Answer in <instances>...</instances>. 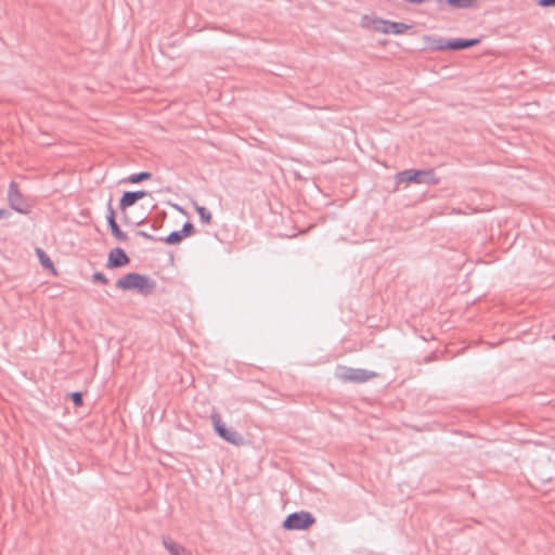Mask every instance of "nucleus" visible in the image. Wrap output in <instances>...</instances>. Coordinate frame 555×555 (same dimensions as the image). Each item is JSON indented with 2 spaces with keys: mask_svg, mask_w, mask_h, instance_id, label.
Returning <instances> with one entry per match:
<instances>
[{
  "mask_svg": "<svg viewBox=\"0 0 555 555\" xmlns=\"http://www.w3.org/2000/svg\"><path fill=\"white\" fill-rule=\"evenodd\" d=\"M156 283L149 276L139 273H128L116 282V287L122 291L135 289L142 295H149L155 289Z\"/></svg>",
  "mask_w": 555,
  "mask_h": 555,
  "instance_id": "f257e3e1",
  "label": "nucleus"
},
{
  "mask_svg": "<svg viewBox=\"0 0 555 555\" xmlns=\"http://www.w3.org/2000/svg\"><path fill=\"white\" fill-rule=\"evenodd\" d=\"M212 425L217 434L225 441L234 444L241 446L244 442L243 436L233 428H228L222 422L219 414L214 413L210 416Z\"/></svg>",
  "mask_w": 555,
  "mask_h": 555,
  "instance_id": "f03ea898",
  "label": "nucleus"
},
{
  "mask_svg": "<svg viewBox=\"0 0 555 555\" xmlns=\"http://www.w3.org/2000/svg\"><path fill=\"white\" fill-rule=\"evenodd\" d=\"M315 522V518L309 512H296L289 514L284 522L283 527L287 530H305L308 529Z\"/></svg>",
  "mask_w": 555,
  "mask_h": 555,
  "instance_id": "7ed1b4c3",
  "label": "nucleus"
},
{
  "mask_svg": "<svg viewBox=\"0 0 555 555\" xmlns=\"http://www.w3.org/2000/svg\"><path fill=\"white\" fill-rule=\"evenodd\" d=\"M336 375L343 382L352 383H364L376 376L374 372L353 367H340L337 370Z\"/></svg>",
  "mask_w": 555,
  "mask_h": 555,
  "instance_id": "20e7f679",
  "label": "nucleus"
},
{
  "mask_svg": "<svg viewBox=\"0 0 555 555\" xmlns=\"http://www.w3.org/2000/svg\"><path fill=\"white\" fill-rule=\"evenodd\" d=\"M8 199L10 207L15 211L22 215H27L29 212L30 206L26 198L20 193L15 182L10 183Z\"/></svg>",
  "mask_w": 555,
  "mask_h": 555,
  "instance_id": "39448f33",
  "label": "nucleus"
},
{
  "mask_svg": "<svg viewBox=\"0 0 555 555\" xmlns=\"http://www.w3.org/2000/svg\"><path fill=\"white\" fill-rule=\"evenodd\" d=\"M129 261L130 259L125 250L120 247H116L109 251L106 267L111 269L120 268L128 264Z\"/></svg>",
  "mask_w": 555,
  "mask_h": 555,
  "instance_id": "423d86ee",
  "label": "nucleus"
},
{
  "mask_svg": "<svg viewBox=\"0 0 555 555\" xmlns=\"http://www.w3.org/2000/svg\"><path fill=\"white\" fill-rule=\"evenodd\" d=\"M402 183L404 184H421V183H438L435 176H396V186L398 189Z\"/></svg>",
  "mask_w": 555,
  "mask_h": 555,
  "instance_id": "0eeeda50",
  "label": "nucleus"
},
{
  "mask_svg": "<svg viewBox=\"0 0 555 555\" xmlns=\"http://www.w3.org/2000/svg\"><path fill=\"white\" fill-rule=\"evenodd\" d=\"M147 193L145 191H127L122 194L119 207L120 209H126L132 205H134L139 199L145 197Z\"/></svg>",
  "mask_w": 555,
  "mask_h": 555,
  "instance_id": "6e6552de",
  "label": "nucleus"
},
{
  "mask_svg": "<svg viewBox=\"0 0 555 555\" xmlns=\"http://www.w3.org/2000/svg\"><path fill=\"white\" fill-rule=\"evenodd\" d=\"M379 26L377 28L385 34H402L405 31L409 26L403 23L388 22V21H378Z\"/></svg>",
  "mask_w": 555,
  "mask_h": 555,
  "instance_id": "1a4fd4ad",
  "label": "nucleus"
},
{
  "mask_svg": "<svg viewBox=\"0 0 555 555\" xmlns=\"http://www.w3.org/2000/svg\"><path fill=\"white\" fill-rule=\"evenodd\" d=\"M478 42V39H452L448 40L443 46H440L439 48L449 50H462L474 47Z\"/></svg>",
  "mask_w": 555,
  "mask_h": 555,
  "instance_id": "9d476101",
  "label": "nucleus"
},
{
  "mask_svg": "<svg viewBox=\"0 0 555 555\" xmlns=\"http://www.w3.org/2000/svg\"><path fill=\"white\" fill-rule=\"evenodd\" d=\"M162 542L170 555H190V552L183 545L175 542L168 535H164Z\"/></svg>",
  "mask_w": 555,
  "mask_h": 555,
  "instance_id": "9b49d317",
  "label": "nucleus"
},
{
  "mask_svg": "<svg viewBox=\"0 0 555 555\" xmlns=\"http://www.w3.org/2000/svg\"><path fill=\"white\" fill-rule=\"evenodd\" d=\"M107 222H108L112 235L116 240H118L120 242H125L128 238L127 234L124 231H121L119 225L117 224L116 219H115V211L111 207H109V214L107 216Z\"/></svg>",
  "mask_w": 555,
  "mask_h": 555,
  "instance_id": "f8f14e48",
  "label": "nucleus"
},
{
  "mask_svg": "<svg viewBox=\"0 0 555 555\" xmlns=\"http://www.w3.org/2000/svg\"><path fill=\"white\" fill-rule=\"evenodd\" d=\"M36 253H37V256H38V258L40 260V263H41V266L43 268H46V269L53 268L52 260L50 259V257L41 248H37Z\"/></svg>",
  "mask_w": 555,
  "mask_h": 555,
  "instance_id": "ddd939ff",
  "label": "nucleus"
},
{
  "mask_svg": "<svg viewBox=\"0 0 555 555\" xmlns=\"http://www.w3.org/2000/svg\"><path fill=\"white\" fill-rule=\"evenodd\" d=\"M475 0H446L450 7L454 9H465L473 5Z\"/></svg>",
  "mask_w": 555,
  "mask_h": 555,
  "instance_id": "4468645a",
  "label": "nucleus"
},
{
  "mask_svg": "<svg viewBox=\"0 0 555 555\" xmlns=\"http://www.w3.org/2000/svg\"><path fill=\"white\" fill-rule=\"evenodd\" d=\"M182 240L183 236L180 231H173L166 238H164V242L168 245H176L179 244Z\"/></svg>",
  "mask_w": 555,
  "mask_h": 555,
  "instance_id": "2eb2a0df",
  "label": "nucleus"
},
{
  "mask_svg": "<svg viewBox=\"0 0 555 555\" xmlns=\"http://www.w3.org/2000/svg\"><path fill=\"white\" fill-rule=\"evenodd\" d=\"M196 211L198 212L201 219L205 223H209L211 221V214L207 208H205L203 206H196Z\"/></svg>",
  "mask_w": 555,
  "mask_h": 555,
  "instance_id": "dca6fc26",
  "label": "nucleus"
},
{
  "mask_svg": "<svg viewBox=\"0 0 555 555\" xmlns=\"http://www.w3.org/2000/svg\"><path fill=\"white\" fill-rule=\"evenodd\" d=\"M194 230V225L191 223V222H185L182 227V229L180 230V233L182 234L183 237L190 235Z\"/></svg>",
  "mask_w": 555,
  "mask_h": 555,
  "instance_id": "f3484780",
  "label": "nucleus"
},
{
  "mask_svg": "<svg viewBox=\"0 0 555 555\" xmlns=\"http://www.w3.org/2000/svg\"><path fill=\"white\" fill-rule=\"evenodd\" d=\"M94 282H99L102 284H107L108 280L102 272H94L92 275Z\"/></svg>",
  "mask_w": 555,
  "mask_h": 555,
  "instance_id": "a211bd4d",
  "label": "nucleus"
},
{
  "mask_svg": "<svg viewBox=\"0 0 555 555\" xmlns=\"http://www.w3.org/2000/svg\"><path fill=\"white\" fill-rule=\"evenodd\" d=\"M70 398L73 400V402L75 403V405L79 406L82 404V393L81 392H73L70 393Z\"/></svg>",
  "mask_w": 555,
  "mask_h": 555,
  "instance_id": "6ab92c4d",
  "label": "nucleus"
},
{
  "mask_svg": "<svg viewBox=\"0 0 555 555\" xmlns=\"http://www.w3.org/2000/svg\"><path fill=\"white\" fill-rule=\"evenodd\" d=\"M151 176H129L128 182L130 183H140L146 179H149Z\"/></svg>",
  "mask_w": 555,
  "mask_h": 555,
  "instance_id": "aec40b11",
  "label": "nucleus"
},
{
  "mask_svg": "<svg viewBox=\"0 0 555 555\" xmlns=\"http://www.w3.org/2000/svg\"><path fill=\"white\" fill-rule=\"evenodd\" d=\"M399 173H413V175H416V173H431V171L424 170V169H405L403 171H400Z\"/></svg>",
  "mask_w": 555,
  "mask_h": 555,
  "instance_id": "412c9836",
  "label": "nucleus"
},
{
  "mask_svg": "<svg viewBox=\"0 0 555 555\" xmlns=\"http://www.w3.org/2000/svg\"><path fill=\"white\" fill-rule=\"evenodd\" d=\"M137 234H138L139 236H142V237H144V238H146V240H150V241H155V240H156L153 235H151V234H149L147 232L142 231V230L138 231V232H137Z\"/></svg>",
  "mask_w": 555,
  "mask_h": 555,
  "instance_id": "4be33fe9",
  "label": "nucleus"
},
{
  "mask_svg": "<svg viewBox=\"0 0 555 555\" xmlns=\"http://www.w3.org/2000/svg\"><path fill=\"white\" fill-rule=\"evenodd\" d=\"M539 4L542 7L555 5V0H539Z\"/></svg>",
  "mask_w": 555,
  "mask_h": 555,
  "instance_id": "5701e85b",
  "label": "nucleus"
},
{
  "mask_svg": "<svg viewBox=\"0 0 555 555\" xmlns=\"http://www.w3.org/2000/svg\"><path fill=\"white\" fill-rule=\"evenodd\" d=\"M11 212L8 209L0 208V219H4L10 217Z\"/></svg>",
  "mask_w": 555,
  "mask_h": 555,
  "instance_id": "b1692460",
  "label": "nucleus"
},
{
  "mask_svg": "<svg viewBox=\"0 0 555 555\" xmlns=\"http://www.w3.org/2000/svg\"><path fill=\"white\" fill-rule=\"evenodd\" d=\"M438 3L446 2V0H436Z\"/></svg>",
  "mask_w": 555,
  "mask_h": 555,
  "instance_id": "393cba45",
  "label": "nucleus"
},
{
  "mask_svg": "<svg viewBox=\"0 0 555 555\" xmlns=\"http://www.w3.org/2000/svg\"><path fill=\"white\" fill-rule=\"evenodd\" d=\"M553 339L555 340V335L553 336Z\"/></svg>",
  "mask_w": 555,
  "mask_h": 555,
  "instance_id": "a878e982",
  "label": "nucleus"
}]
</instances>
